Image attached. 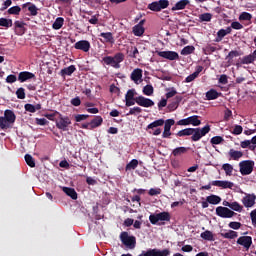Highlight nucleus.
<instances>
[{"instance_id": "64", "label": "nucleus", "mask_w": 256, "mask_h": 256, "mask_svg": "<svg viewBox=\"0 0 256 256\" xmlns=\"http://www.w3.org/2000/svg\"><path fill=\"white\" fill-rule=\"evenodd\" d=\"M251 221L253 225H256V209L250 213Z\"/></svg>"}, {"instance_id": "39", "label": "nucleus", "mask_w": 256, "mask_h": 256, "mask_svg": "<svg viewBox=\"0 0 256 256\" xmlns=\"http://www.w3.org/2000/svg\"><path fill=\"white\" fill-rule=\"evenodd\" d=\"M64 19L62 17H58L54 23L52 24L53 29L59 30L63 27Z\"/></svg>"}, {"instance_id": "31", "label": "nucleus", "mask_w": 256, "mask_h": 256, "mask_svg": "<svg viewBox=\"0 0 256 256\" xmlns=\"http://www.w3.org/2000/svg\"><path fill=\"white\" fill-rule=\"evenodd\" d=\"M139 165V160L132 159L125 167V171H133L134 169H137Z\"/></svg>"}, {"instance_id": "60", "label": "nucleus", "mask_w": 256, "mask_h": 256, "mask_svg": "<svg viewBox=\"0 0 256 256\" xmlns=\"http://www.w3.org/2000/svg\"><path fill=\"white\" fill-rule=\"evenodd\" d=\"M230 28L236 29L237 31H239V30L243 29V26L238 21H235V22L231 23V27Z\"/></svg>"}, {"instance_id": "61", "label": "nucleus", "mask_w": 256, "mask_h": 256, "mask_svg": "<svg viewBox=\"0 0 256 256\" xmlns=\"http://www.w3.org/2000/svg\"><path fill=\"white\" fill-rule=\"evenodd\" d=\"M228 227H230V229H241V223L240 222H230L228 224Z\"/></svg>"}, {"instance_id": "29", "label": "nucleus", "mask_w": 256, "mask_h": 256, "mask_svg": "<svg viewBox=\"0 0 256 256\" xmlns=\"http://www.w3.org/2000/svg\"><path fill=\"white\" fill-rule=\"evenodd\" d=\"M177 137H189L193 135V128H185L177 132Z\"/></svg>"}, {"instance_id": "15", "label": "nucleus", "mask_w": 256, "mask_h": 256, "mask_svg": "<svg viewBox=\"0 0 256 256\" xmlns=\"http://www.w3.org/2000/svg\"><path fill=\"white\" fill-rule=\"evenodd\" d=\"M130 79L139 85L143 79V70L141 68H136L132 71Z\"/></svg>"}, {"instance_id": "42", "label": "nucleus", "mask_w": 256, "mask_h": 256, "mask_svg": "<svg viewBox=\"0 0 256 256\" xmlns=\"http://www.w3.org/2000/svg\"><path fill=\"white\" fill-rule=\"evenodd\" d=\"M230 209H232V211H236L237 213H241V211H243V206L239 204V202H231Z\"/></svg>"}, {"instance_id": "18", "label": "nucleus", "mask_w": 256, "mask_h": 256, "mask_svg": "<svg viewBox=\"0 0 256 256\" xmlns=\"http://www.w3.org/2000/svg\"><path fill=\"white\" fill-rule=\"evenodd\" d=\"M231 31V27H227L226 29H220L217 32L216 43H219V41H223V38L226 37V35L231 34Z\"/></svg>"}, {"instance_id": "47", "label": "nucleus", "mask_w": 256, "mask_h": 256, "mask_svg": "<svg viewBox=\"0 0 256 256\" xmlns=\"http://www.w3.org/2000/svg\"><path fill=\"white\" fill-rule=\"evenodd\" d=\"M195 51V46H186L181 50V55H191Z\"/></svg>"}, {"instance_id": "37", "label": "nucleus", "mask_w": 256, "mask_h": 256, "mask_svg": "<svg viewBox=\"0 0 256 256\" xmlns=\"http://www.w3.org/2000/svg\"><path fill=\"white\" fill-rule=\"evenodd\" d=\"M222 169L223 171H225L226 175H228V177H231V175H233V165L226 163L222 165Z\"/></svg>"}, {"instance_id": "62", "label": "nucleus", "mask_w": 256, "mask_h": 256, "mask_svg": "<svg viewBox=\"0 0 256 256\" xmlns=\"http://www.w3.org/2000/svg\"><path fill=\"white\" fill-rule=\"evenodd\" d=\"M243 133V127L241 125H236L233 129L234 135H241Z\"/></svg>"}, {"instance_id": "27", "label": "nucleus", "mask_w": 256, "mask_h": 256, "mask_svg": "<svg viewBox=\"0 0 256 256\" xmlns=\"http://www.w3.org/2000/svg\"><path fill=\"white\" fill-rule=\"evenodd\" d=\"M62 190L66 195H68V197H71V199H77V192L75 191V189L69 187H62Z\"/></svg>"}, {"instance_id": "38", "label": "nucleus", "mask_w": 256, "mask_h": 256, "mask_svg": "<svg viewBox=\"0 0 256 256\" xmlns=\"http://www.w3.org/2000/svg\"><path fill=\"white\" fill-rule=\"evenodd\" d=\"M0 27H13V20L6 19V18H0Z\"/></svg>"}, {"instance_id": "12", "label": "nucleus", "mask_w": 256, "mask_h": 256, "mask_svg": "<svg viewBox=\"0 0 256 256\" xmlns=\"http://www.w3.org/2000/svg\"><path fill=\"white\" fill-rule=\"evenodd\" d=\"M135 103H137L140 107H153L155 105V102L153 100L146 98L145 96H138L135 98Z\"/></svg>"}, {"instance_id": "46", "label": "nucleus", "mask_w": 256, "mask_h": 256, "mask_svg": "<svg viewBox=\"0 0 256 256\" xmlns=\"http://www.w3.org/2000/svg\"><path fill=\"white\" fill-rule=\"evenodd\" d=\"M153 91H154L153 86L149 84L144 86L143 88V94L147 95V97H151V95H153Z\"/></svg>"}, {"instance_id": "1", "label": "nucleus", "mask_w": 256, "mask_h": 256, "mask_svg": "<svg viewBox=\"0 0 256 256\" xmlns=\"http://www.w3.org/2000/svg\"><path fill=\"white\" fill-rule=\"evenodd\" d=\"M123 61H125V55L123 53H117L113 57L105 56L103 58L105 65H110V67H113L114 69H120Z\"/></svg>"}, {"instance_id": "9", "label": "nucleus", "mask_w": 256, "mask_h": 256, "mask_svg": "<svg viewBox=\"0 0 256 256\" xmlns=\"http://www.w3.org/2000/svg\"><path fill=\"white\" fill-rule=\"evenodd\" d=\"M216 215L222 219H231L235 217V212L227 207L219 206L216 208Z\"/></svg>"}, {"instance_id": "53", "label": "nucleus", "mask_w": 256, "mask_h": 256, "mask_svg": "<svg viewBox=\"0 0 256 256\" xmlns=\"http://www.w3.org/2000/svg\"><path fill=\"white\" fill-rule=\"evenodd\" d=\"M212 145H220V143H223V137L221 136H214L211 138Z\"/></svg>"}, {"instance_id": "23", "label": "nucleus", "mask_w": 256, "mask_h": 256, "mask_svg": "<svg viewBox=\"0 0 256 256\" xmlns=\"http://www.w3.org/2000/svg\"><path fill=\"white\" fill-rule=\"evenodd\" d=\"M206 201L207 203H210V205H219V203H221V198L218 195L211 194L206 197Z\"/></svg>"}, {"instance_id": "11", "label": "nucleus", "mask_w": 256, "mask_h": 256, "mask_svg": "<svg viewBox=\"0 0 256 256\" xmlns=\"http://www.w3.org/2000/svg\"><path fill=\"white\" fill-rule=\"evenodd\" d=\"M211 185L220 187V189H233V187H235L233 182L227 180H214L211 182Z\"/></svg>"}, {"instance_id": "52", "label": "nucleus", "mask_w": 256, "mask_h": 256, "mask_svg": "<svg viewBox=\"0 0 256 256\" xmlns=\"http://www.w3.org/2000/svg\"><path fill=\"white\" fill-rule=\"evenodd\" d=\"M240 55H241V53H239V51L232 50L227 55L226 59H228V61H231L232 59H235V57H239Z\"/></svg>"}, {"instance_id": "2", "label": "nucleus", "mask_w": 256, "mask_h": 256, "mask_svg": "<svg viewBox=\"0 0 256 256\" xmlns=\"http://www.w3.org/2000/svg\"><path fill=\"white\" fill-rule=\"evenodd\" d=\"M120 240L127 249H135V246L137 245L135 236H130L128 232H122L120 234Z\"/></svg>"}, {"instance_id": "43", "label": "nucleus", "mask_w": 256, "mask_h": 256, "mask_svg": "<svg viewBox=\"0 0 256 256\" xmlns=\"http://www.w3.org/2000/svg\"><path fill=\"white\" fill-rule=\"evenodd\" d=\"M171 255V251L169 249L159 250L154 249V256H169Z\"/></svg>"}, {"instance_id": "59", "label": "nucleus", "mask_w": 256, "mask_h": 256, "mask_svg": "<svg viewBox=\"0 0 256 256\" xmlns=\"http://www.w3.org/2000/svg\"><path fill=\"white\" fill-rule=\"evenodd\" d=\"M17 81V76L10 74L6 77V83H15Z\"/></svg>"}, {"instance_id": "51", "label": "nucleus", "mask_w": 256, "mask_h": 256, "mask_svg": "<svg viewBox=\"0 0 256 256\" xmlns=\"http://www.w3.org/2000/svg\"><path fill=\"white\" fill-rule=\"evenodd\" d=\"M173 125H175L174 119L166 120L164 124V130L171 131V127H173Z\"/></svg>"}, {"instance_id": "16", "label": "nucleus", "mask_w": 256, "mask_h": 256, "mask_svg": "<svg viewBox=\"0 0 256 256\" xmlns=\"http://www.w3.org/2000/svg\"><path fill=\"white\" fill-rule=\"evenodd\" d=\"M238 245H242L244 249H249L253 245V238L251 236H241L237 240Z\"/></svg>"}, {"instance_id": "25", "label": "nucleus", "mask_w": 256, "mask_h": 256, "mask_svg": "<svg viewBox=\"0 0 256 256\" xmlns=\"http://www.w3.org/2000/svg\"><path fill=\"white\" fill-rule=\"evenodd\" d=\"M201 239L204 241H215V237L213 236V232L206 230L200 234Z\"/></svg>"}, {"instance_id": "28", "label": "nucleus", "mask_w": 256, "mask_h": 256, "mask_svg": "<svg viewBox=\"0 0 256 256\" xmlns=\"http://www.w3.org/2000/svg\"><path fill=\"white\" fill-rule=\"evenodd\" d=\"M103 123V118L101 116H96L93 120H91L90 125L92 129H97V127H101Z\"/></svg>"}, {"instance_id": "13", "label": "nucleus", "mask_w": 256, "mask_h": 256, "mask_svg": "<svg viewBox=\"0 0 256 256\" xmlns=\"http://www.w3.org/2000/svg\"><path fill=\"white\" fill-rule=\"evenodd\" d=\"M74 49L83 51L84 53H89V50L91 49V43L87 40H80L75 43Z\"/></svg>"}, {"instance_id": "54", "label": "nucleus", "mask_w": 256, "mask_h": 256, "mask_svg": "<svg viewBox=\"0 0 256 256\" xmlns=\"http://www.w3.org/2000/svg\"><path fill=\"white\" fill-rule=\"evenodd\" d=\"M150 197H155V195H161V188H151L148 192Z\"/></svg>"}, {"instance_id": "10", "label": "nucleus", "mask_w": 256, "mask_h": 256, "mask_svg": "<svg viewBox=\"0 0 256 256\" xmlns=\"http://www.w3.org/2000/svg\"><path fill=\"white\" fill-rule=\"evenodd\" d=\"M157 55L162 59H168V61H177L179 59V53L175 51H158Z\"/></svg>"}, {"instance_id": "58", "label": "nucleus", "mask_w": 256, "mask_h": 256, "mask_svg": "<svg viewBox=\"0 0 256 256\" xmlns=\"http://www.w3.org/2000/svg\"><path fill=\"white\" fill-rule=\"evenodd\" d=\"M125 99H135V90L134 89L128 90L125 95Z\"/></svg>"}, {"instance_id": "5", "label": "nucleus", "mask_w": 256, "mask_h": 256, "mask_svg": "<svg viewBox=\"0 0 256 256\" xmlns=\"http://www.w3.org/2000/svg\"><path fill=\"white\" fill-rule=\"evenodd\" d=\"M241 175H251L253 173V167H255V162L251 160H244L239 163Z\"/></svg>"}, {"instance_id": "34", "label": "nucleus", "mask_w": 256, "mask_h": 256, "mask_svg": "<svg viewBox=\"0 0 256 256\" xmlns=\"http://www.w3.org/2000/svg\"><path fill=\"white\" fill-rule=\"evenodd\" d=\"M3 117L12 121V123H15V120L17 119V116H15V113L12 110H5Z\"/></svg>"}, {"instance_id": "45", "label": "nucleus", "mask_w": 256, "mask_h": 256, "mask_svg": "<svg viewBox=\"0 0 256 256\" xmlns=\"http://www.w3.org/2000/svg\"><path fill=\"white\" fill-rule=\"evenodd\" d=\"M186 151H187V148L178 147L173 150L172 155H174V157H179V155L185 154Z\"/></svg>"}, {"instance_id": "32", "label": "nucleus", "mask_w": 256, "mask_h": 256, "mask_svg": "<svg viewBox=\"0 0 256 256\" xmlns=\"http://www.w3.org/2000/svg\"><path fill=\"white\" fill-rule=\"evenodd\" d=\"M219 97V92H217L214 89L209 90L206 92V99L208 101H213L214 99H217Z\"/></svg>"}, {"instance_id": "56", "label": "nucleus", "mask_w": 256, "mask_h": 256, "mask_svg": "<svg viewBox=\"0 0 256 256\" xmlns=\"http://www.w3.org/2000/svg\"><path fill=\"white\" fill-rule=\"evenodd\" d=\"M137 55H139V50L137 49V47H131L129 57L137 59Z\"/></svg>"}, {"instance_id": "35", "label": "nucleus", "mask_w": 256, "mask_h": 256, "mask_svg": "<svg viewBox=\"0 0 256 256\" xmlns=\"http://www.w3.org/2000/svg\"><path fill=\"white\" fill-rule=\"evenodd\" d=\"M221 237H224V239H236V237H238V234L233 230H229L228 232L221 233Z\"/></svg>"}, {"instance_id": "33", "label": "nucleus", "mask_w": 256, "mask_h": 256, "mask_svg": "<svg viewBox=\"0 0 256 256\" xmlns=\"http://www.w3.org/2000/svg\"><path fill=\"white\" fill-rule=\"evenodd\" d=\"M165 124V120L163 119H158V120H155L154 122L150 123L148 126H147V129H155L157 127H162V125Z\"/></svg>"}, {"instance_id": "49", "label": "nucleus", "mask_w": 256, "mask_h": 256, "mask_svg": "<svg viewBox=\"0 0 256 256\" xmlns=\"http://www.w3.org/2000/svg\"><path fill=\"white\" fill-rule=\"evenodd\" d=\"M9 15H19L21 13V7L19 6H13L8 9Z\"/></svg>"}, {"instance_id": "63", "label": "nucleus", "mask_w": 256, "mask_h": 256, "mask_svg": "<svg viewBox=\"0 0 256 256\" xmlns=\"http://www.w3.org/2000/svg\"><path fill=\"white\" fill-rule=\"evenodd\" d=\"M71 105H73L74 107H79V105H81V98L79 97H75L71 100Z\"/></svg>"}, {"instance_id": "20", "label": "nucleus", "mask_w": 256, "mask_h": 256, "mask_svg": "<svg viewBox=\"0 0 256 256\" xmlns=\"http://www.w3.org/2000/svg\"><path fill=\"white\" fill-rule=\"evenodd\" d=\"M189 3V0H180L172 7V11H183V9H185Z\"/></svg>"}, {"instance_id": "44", "label": "nucleus", "mask_w": 256, "mask_h": 256, "mask_svg": "<svg viewBox=\"0 0 256 256\" xmlns=\"http://www.w3.org/2000/svg\"><path fill=\"white\" fill-rule=\"evenodd\" d=\"M253 19V15L248 12H242L239 16V21H251Z\"/></svg>"}, {"instance_id": "4", "label": "nucleus", "mask_w": 256, "mask_h": 256, "mask_svg": "<svg viewBox=\"0 0 256 256\" xmlns=\"http://www.w3.org/2000/svg\"><path fill=\"white\" fill-rule=\"evenodd\" d=\"M149 221L152 225H157L158 221H171V214L169 212H160L158 214H151Z\"/></svg>"}, {"instance_id": "24", "label": "nucleus", "mask_w": 256, "mask_h": 256, "mask_svg": "<svg viewBox=\"0 0 256 256\" xmlns=\"http://www.w3.org/2000/svg\"><path fill=\"white\" fill-rule=\"evenodd\" d=\"M24 109L25 111H28V113H35L41 109V104H25Z\"/></svg>"}, {"instance_id": "8", "label": "nucleus", "mask_w": 256, "mask_h": 256, "mask_svg": "<svg viewBox=\"0 0 256 256\" xmlns=\"http://www.w3.org/2000/svg\"><path fill=\"white\" fill-rule=\"evenodd\" d=\"M177 125L187 126L193 125V127H199L201 125V120H199V116L193 115L185 119H181L177 122Z\"/></svg>"}, {"instance_id": "17", "label": "nucleus", "mask_w": 256, "mask_h": 256, "mask_svg": "<svg viewBox=\"0 0 256 256\" xmlns=\"http://www.w3.org/2000/svg\"><path fill=\"white\" fill-rule=\"evenodd\" d=\"M29 79H35V74L27 71L18 74V81H20V83H25V81H29Z\"/></svg>"}, {"instance_id": "36", "label": "nucleus", "mask_w": 256, "mask_h": 256, "mask_svg": "<svg viewBox=\"0 0 256 256\" xmlns=\"http://www.w3.org/2000/svg\"><path fill=\"white\" fill-rule=\"evenodd\" d=\"M213 19V14L211 13H203L199 15V20L203 23H209V21H211Z\"/></svg>"}, {"instance_id": "3", "label": "nucleus", "mask_w": 256, "mask_h": 256, "mask_svg": "<svg viewBox=\"0 0 256 256\" xmlns=\"http://www.w3.org/2000/svg\"><path fill=\"white\" fill-rule=\"evenodd\" d=\"M209 131H211V126L209 125H206L203 128H193V133L191 134L192 141H200V139L205 137Z\"/></svg>"}, {"instance_id": "14", "label": "nucleus", "mask_w": 256, "mask_h": 256, "mask_svg": "<svg viewBox=\"0 0 256 256\" xmlns=\"http://www.w3.org/2000/svg\"><path fill=\"white\" fill-rule=\"evenodd\" d=\"M255 201V194H246L245 197L242 198V203L247 209L253 207L255 205Z\"/></svg>"}, {"instance_id": "21", "label": "nucleus", "mask_w": 256, "mask_h": 256, "mask_svg": "<svg viewBox=\"0 0 256 256\" xmlns=\"http://www.w3.org/2000/svg\"><path fill=\"white\" fill-rule=\"evenodd\" d=\"M100 37L104 39V41H102L103 43H115V38L111 32H102L100 33Z\"/></svg>"}, {"instance_id": "7", "label": "nucleus", "mask_w": 256, "mask_h": 256, "mask_svg": "<svg viewBox=\"0 0 256 256\" xmlns=\"http://www.w3.org/2000/svg\"><path fill=\"white\" fill-rule=\"evenodd\" d=\"M57 129L60 131H67L71 125V119L67 116L59 114V118L55 121Z\"/></svg>"}, {"instance_id": "22", "label": "nucleus", "mask_w": 256, "mask_h": 256, "mask_svg": "<svg viewBox=\"0 0 256 256\" xmlns=\"http://www.w3.org/2000/svg\"><path fill=\"white\" fill-rule=\"evenodd\" d=\"M75 71H77V68H75V65H70V66L62 69L60 73H61L62 77H65V76L73 75V73H75Z\"/></svg>"}, {"instance_id": "50", "label": "nucleus", "mask_w": 256, "mask_h": 256, "mask_svg": "<svg viewBox=\"0 0 256 256\" xmlns=\"http://www.w3.org/2000/svg\"><path fill=\"white\" fill-rule=\"evenodd\" d=\"M143 109L139 106H135L133 108H130L129 113L127 115H139V113H142Z\"/></svg>"}, {"instance_id": "19", "label": "nucleus", "mask_w": 256, "mask_h": 256, "mask_svg": "<svg viewBox=\"0 0 256 256\" xmlns=\"http://www.w3.org/2000/svg\"><path fill=\"white\" fill-rule=\"evenodd\" d=\"M15 122H12L11 120H8L7 118H4V116L0 117V129H11L13 127V124Z\"/></svg>"}, {"instance_id": "26", "label": "nucleus", "mask_w": 256, "mask_h": 256, "mask_svg": "<svg viewBox=\"0 0 256 256\" xmlns=\"http://www.w3.org/2000/svg\"><path fill=\"white\" fill-rule=\"evenodd\" d=\"M229 156L231 157V159H234V161H239V159L243 157V152L237 151L235 149H230Z\"/></svg>"}, {"instance_id": "30", "label": "nucleus", "mask_w": 256, "mask_h": 256, "mask_svg": "<svg viewBox=\"0 0 256 256\" xmlns=\"http://www.w3.org/2000/svg\"><path fill=\"white\" fill-rule=\"evenodd\" d=\"M132 33L135 35V37H141L143 33H145V28L143 26H137L135 25L132 28Z\"/></svg>"}, {"instance_id": "57", "label": "nucleus", "mask_w": 256, "mask_h": 256, "mask_svg": "<svg viewBox=\"0 0 256 256\" xmlns=\"http://www.w3.org/2000/svg\"><path fill=\"white\" fill-rule=\"evenodd\" d=\"M16 95H17L18 99H25V88H19L16 91Z\"/></svg>"}, {"instance_id": "41", "label": "nucleus", "mask_w": 256, "mask_h": 256, "mask_svg": "<svg viewBox=\"0 0 256 256\" xmlns=\"http://www.w3.org/2000/svg\"><path fill=\"white\" fill-rule=\"evenodd\" d=\"M27 5H29L28 11L30 12V14L32 16L37 15V11H38L37 6H35V4L26 3V4H23V8L27 7Z\"/></svg>"}, {"instance_id": "48", "label": "nucleus", "mask_w": 256, "mask_h": 256, "mask_svg": "<svg viewBox=\"0 0 256 256\" xmlns=\"http://www.w3.org/2000/svg\"><path fill=\"white\" fill-rule=\"evenodd\" d=\"M24 159L29 167H35V159H33V156L26 154Z\"/></svg>"}, {"instance_id": "40", "label": "nucleus", "mask_w": 256, "mask_h": 256, "mask_svg": "<svg viewBox=\"0 0 256 256\" xmlns=\"http://www.w3.org/2000/svg\"><path fill=\"white\" fill-rule=\"evenodd\" d=\"M253 61H255V56H253V54L244 56L241 60V63L243 65H249L250 63H253Z\"/></svg>"}, {"instance_id": "6", "label": "nucleus", "mask_w": 256, "mask_h": 256, "mask_svg": "<svg viewBox=\"0 0 256 256\" xmlns=\"http://www.w3.org/2000/svg\"><path fill=\"white\" fill-rule=\"evenodd\" d=\"M167 7H169V0H158L148 5V9L156 13H159L162 9H167Z\"/></svg>"}, {"instance_id": "55", "label": "nucleus", "mask_w": 256, "mask_h": 256, "mask_svg": "<svg viewBox=\"0 0 256 256\" xmlns=\"http://www.w3.org/2000/svg\"><path fill=\"white\" fill-rule=\"evenodd\" d=\"M88 117H89V115H87V114H78L75 116V121L77 123H81V121L87 120Z\"/></svg>"}]
</instances>
